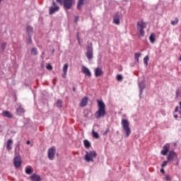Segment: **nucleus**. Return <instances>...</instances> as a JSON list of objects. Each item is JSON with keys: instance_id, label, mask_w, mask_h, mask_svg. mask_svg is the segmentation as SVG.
<instances>
[{"instance_id": "473e14b6", "label": "nucleus", "mask_w": 181, "mask_h": 181, "mask_svg": "<svg viewBox=\"0 0 181 181\" xmlns=\"http://www.w3.org/2000/svg\"><path fill=\"white\" fill-rule=\"evenodd\" d=\"M177 23H179V18H177V17L175 18V21H171V25H173V26H176Z\"/></svg>"}, {"instance_id": "49530a36", "label": "nucleus", "mask_w": 181, "mask_h": 181, "mask_svg": "<svg viewBox=\"0 0 181 181\" xmlns=\"http://www.w3.org/2000/svg\"><path fill=\"white\" fill-rule=\"evenodd\" d=\"M45 54H46V52H42V54H41V56H40L42 60H44V59H45V57H44Z\"/></svg>"}, {"instance_id": "c03bdc74", "label": "nucleus", "mask_w": 181, "mask_h": 181, "mask_svg": "<svg viewBox=\"0 0 181 181\" xmlns=\"http://www.w3.org/2000/svg\"><path fill=\"white\" fill-rule=\"evenodd\" d=\"M78 21H80V17H78V16H76L74 19L75 23H77Z\"/></svg>"}, {"instance_id": "6e6d98bb", "label": "nucleus", "mask_w": 181, "mask_h": 181, "mask_svg": "<svg viewBox=\"0 0 181 181\" xmlns=\"http://www.w3.org/2000/svg\"><path fill=\"white\" fill-rule=\"evenodd\" d=\"M84 117H85L86 118H88V112L86 114H85Z\"/></svg>"}, {"instance_id": "603ef678", "label": "nucleus", "mask_w": 181, "mask_h": 181, "mask_svg": "<svg viewBox=\"0 0 181 181\" xmlns=\"http://www.w3.org/2000/svg\"><path fill=\"white\" fill-rule=\"evenodd\" d=\"M174 118H175V119H177V118H179V116L174 113Z\"/></svg>"}, {"instance_id": "f3484780", "label": "nucleus", "mask_w": 181, "mask_h": 181, "mask_svg": "<svg viewBox=\"0 0 181 181\" xmlns=\"http://www.w3.org/2000/svg\"><path fill=\"white\" fill-rule=\"evenodd\" d=\"M29 179L32 181H42V177L39 175H36L35 173L30 176Z\"/></svg>"}, {"instance_id": "e433bc0d", "label": "nucleus", "mask_w": 181, "mask_h": 181, "mask_svg": "<svg viewBox=\"0 0 181 181\" xmlns=\"http://www.w3.org/2000/svg\"><path fill=\"white\" fill-rule=\"evenodd\" d=\"M1 50L4 52V50H5V49H6V42H3L1 45Z\"/></svg>"}, {"instance_id": "3c124183", "label": "nucleus", "mask_w": 181, "mask_h": 181, "mask_svg": "<svg viewBox=\"0 0 181 181\" xmlns=\"http://www.w3.org/2000/svg\"><path fill=\"white\" fill-rule=\"evenodd\" d=\"M135 64H136V63L133 62L132 64H130L131 67H135Z\"/></svg>"}, {"instance_id": "e2e57ef3", "label": "nucleus", "mask_w": 181, "mask_h": 181, "mask_svg": "<svg viewBox=\"0 0 181 181\" xmlns=\"http://www.w3.org/2000/svg\"><path fill=\"white\" fill-rule=\"evenodd\" d=\"M4 0H0V4Z\"/></svg>"}, {"instance_id": "37998d69", "label": "nucleus", "mask_w": 181, "mask_h": 181, "mask_svg": "<svg viewBox=\"0 0 181 181\" xmlns=\"http://www.w3.org/2000/svg\"><path fill=\"white\" fill-rule=\"evenodd\" d=\"M165 180L166 181H172V178H170V176L166 175H165Z\"/></svg>"}, {"instance_id": "09e8293b", "label": "nucleus", "mask_w": 181, "mask_h": 181, "mask_svg": "<svg viewBox=\"0 0 181 181\" xmlns=\"http://www.w3.org/2000/svg\"><path fill=\"white\" fill-rule=\"evenodd\" d=\"M178 111H179V106H177V107H175L173 114H175V112H177Z\"/></svg>"}, {"instance_id": "79ce46f5", "label": "nucleus", "mask_w": 181, "mask_h": 181, "mask_svg": "<svg viewBox=\"0 0 181 181\" xmlns=\"http://www.w3.org/2000/svg\"><path fill=\"white\" fill-rule=\"evenodd\" d=\"M62 77V78H66L67 77V72L63 71Z\"/></svg>"}, {"instance_id": "9d476101", "label": "nucleus", "mask_w": 181, "mask_h": 181, "mask_svg": "<svg viewBox=\"0 0 181 181\" xmlns=\"http://www.w3.org/2000/svg\"><path fill=\"white\" fill-rule=\"evenodd\" d=\"M121 18H122V13L116 12L113 16L112 23H115V25H119L121 23Z\"/></svg>"}, {"instance_id": "bf43d9fd", "label": "nucleus", "mask_w": 181, "mask_h": 181, "mask_svg": "<svg viewBox=\"0 0 181 181\" xmlns=\"http://www.w3.org/2000/svg\"><path fill=\"white\" fill-rule=\"evenodd\" d=\"M180 108L181 109V101L179 102Z\"/></svg>"}, {"instance_id": "393cba45", "label": "nucleus", "mask_w": 181, "mask_h": 181, "mask_svg": "<svg viewBox=\"0 0 181 181\" xmlns=\"http://www.w3.org/2000/svg\"><path fill=\"white\" fill-rule=\"evenodd\" d=\"M83 146L86 149H90L91 148V143L88 139H84Z\"/></svg>"}, {"instance_id": "4468645a", "label": "nucleus", "mask_w": 181, "mask_h": 181, "mask_svg": "<svg viewBox=\"0 0 181 181\" xmlns=\"http://www.w3.org/2000/svg\"><path fill=\"white\" fill-rule=\"evenodd\" d=\"M25 108L22 107V105H20L18 107L16 108V115H19L20 117H22V115L25 114Z\"/></svg>"}, {"instance_id": "ddd939ff", "label": "nucleus", "mask_w": 181, "mask_h": 181, "mask_svg": "<svg viewBox=\"0 0 181 181\" xmlns=\"http://www.w3.org/2000/svg\"><path fill=\"white\" fill-rule=\"evenodd\" d=\"M169 152H170V144L167 143L163 146V150L160 151V154L163 155V156H166Z\"/></svg>"}, {"instance_id": "b1692460", "label": "nucleus", "mask_w": 181, "mask_h": 181, "mask_svg": "<svg viewBox=\"0 0 181 181\" xmlns=\"http://www.w3.org/2000/svg\"><path fill=\"white\" fill-rule=\"evenodd\" d=\"M25 173L26 175H32V173H33V168L30 165L27 166L25 168Z\"/></svg>"}, {"instance_id": "2f4dec72", "label": "nucleus", "mask_w": 181, "mask_h": 181, "mask_svg": "<svg viewBox=\"0 0 181 181\" xmlns=\"http://www.w3.org/2000/svg\"><path fill=\"white\" fill-rule=\"evenodd\" d=\"M148 62H149V56L146 55L144 58V63L145 67H148Z\"/></svg>"}, {"instance_id": "39448f33", "label": "nucleus", "mask_w": 181, "mask_h": 181, "mask_svg": "<svg viewBox=\"0 0 181 181\" xmlns=\"http://www.w3.org/2000/svg\"><path fill=\"white\" fill-rule=\"evenodd\" d=\"M146 28V23L144 21V20H141V22H137V30L139 32V36L142 37L145 36V30L144 29Z\"/></svg>"}, {"instance_id": "680f3d73", "label": "nucleus", "mask_w": 181, "mask_h": 181, "mask_svg": "<svg viewBox=\"0 0 181 181\" xmlns=\"http://www.w3.org/2000/svg\"><path fill=\"white\" fill-rule=\"evenodd\" d=\"M176 145H177V144H176V143H175V144H174V146H176Z\"/></svg>"}, {"instance_id": "0eeeda50", "label": "nucleus", "mask_w": 181, "mask_h": 181, "mask_svg": "<svg viewBox=\"0 0 181 181\" xmlns=\"http://www.w3.org/2000/svg\"><path fill=\"white\" fill-rule=\"evenodd\" d=\"M168 162H173L175 159H177V153L175 152V150H171L166 155Z\"/></svg>"}, {"instance_id": "20e7f679", "label": "nucleus", "mask_w": 181, "mask_h": 181, "mask_svg": "<svg viewBox=\"0 0 181 181\" xmlns=\"http://www.w3.org/2000/svg\"><path fill=\"white\" fill-rule=\"evenodd\" d=\"M97 151H86V155L84 156V160L90 163V162H94V158H97Z\"/></svg>"}, {"instance_id": "a211bd4d", "label": "nucleus", "mask_w": 181, "mask_h": 181, "mask_svg": "<svg viewBox=\"0 0 181 181\" xmlns=\"http://www.w3.org/2000/svg\"><path fill=\"white\" fill-rule=\"evenodd\" d=\"M1 115H3V117H5L6 118H9V119L13 118V114H12L11 112L8 110L3 111V112L1 113Z\"/></svg>"}, {"instance_id": "0e129e2a", "label": "nucleus", "mask_w": 181, "mask_h": 181, "mask_svg": "<svg viewBox=\"0 0 181 181\" xmlns=\"http://www.w3.org/2000/svg\"><path fill=\"white\" fill-rule=\"evenodd\" d=\"M124 1L127 2V0H124L122 2H124Z\"/></svg>"}, {"instance_id": "f03ea898", "label": "nucleus", "mask_w": 181, "mask_h": 181, "mask_svg": "<svg viewBox=\"0 0 181 181\" xmlns=\"http://www.w3.org/2000/svg\"><path fill=\"white\" fill-rule=\"evenodd\" d=\"M57 4L59 5H63L64 11L67 12L73 8V5L76 4V0H57Z\"/></svg>"}, {"instance_id": "c85d7f7f", "label": "nucleus", "mask_w": 181, "mask_h": 181, "mask_svg": "<svg viewBox=\"0 0 181 181\" xmlns=\"http://www.w3.org/2000/svg\"><path fill=\"white\" fill-rule=\"evenodd\" d=\"M139 57H141V52H136L134 54V63H139Z\"/></svg>"}, {"instance_id": "052dcab7", "label": "nucleus", "mask_w": 181, "mask_h": 181, "mask_svg": "<svg viewBox=\"0 0 181 181\" xmlns=\"http://www.w3.org/2000/svg\"><path fill=\"white\" fill-rule=\"evenodd\" d=\"M179 60H180V62H181V55H180V57L179 58Z\"/></svg>"}, {"instance_id": "f704fd0d", "label": "nucleus", "mask_w": 181, "mask_h": 181, "mask_svg": "<svg viewBox=\"0 0 181 181\" xmlns=\"http://www.w3.org/2000/svg\"><path fill=\"white\" fill-rule=\"evenodd\" d=\"M116 80L117 81H122V80H124V76H122L121 74H117L116 76Z\"/></svg>"}, {"instance_id": "6ab92c4d", "label": "nucleus", "mask_w": 181, "mask_h": 181, "mask_svg": "<svg viewBox=\"0 0 181 181\" xmlns=\"http://www.w3.org/2000/svg\"><path fill=\"white\" fill-rule=\"evenodd\" d=\"M26 35L27 36H33V27L31 25H27L26 28Z\"/></svg>"}, {"instance_id": "aec40b11", "label": "nucleus", "mask_w": 181, "mask_h": 181, "mask_svg": "<svg viewBox=\"0 0 181 181\" xmlns=\"http://www.w3.org/2000/svg\"><path fill=\"white\" fill-rule=\"evenodd\" d=\"M12 145H13V141L11 139L7 140L6 148L8 152L12 150Z\"/></svg>"}, {"instance_id": "4d7b16f0", "label": "nucleus", "mask_w": 181, "mask_h": 181, "mask_svg": "<svg viewBox=\"0 0 181 181\" xmlns=\"http://www.w3.org/2000/svg\"><path fill=\"white\" fill-rule=\"evenodd\" d=\"M175 166H179V160L175 163Z\"/></svg>"}, {"instance_id": "5701e85b", "label": "nucleus", "mask_w": 181, "mask_h": 181, "mask_svg": "<svg viewBox=\"0 0 181 181\" xmlns=\"http://www.w3.org/2000/svg\"><path fill=\"white\" fill-rule=\"evenodd\" d=\"M149 41L151 43H152V45H153V43H155V42H156V35H155V33H152L149 37Z\"/></svg>"}, {"instance_id": "f257e3e1", "label": "nucleus", "mask_w": 181, "mask_h": 181, "mask_svg": "<svg viewBox=\"0 0 181 181\" xmlns=\"http://www.w3.org/2000/svg\"><path fill=\"white\" fill-rule=\"evenodd\" d=\"M96 103L98 110L95 112V118L96 119H101V118H104L107 115V105H105L103 99H98Z\"/></svg>"}, {"instance_id": "72a5a7b5", "label": "nucleus", "mask_w": 181, "mask_h": 181, "mask_svg": "<svg viewBox=\"0 0 181 181\" xmlns=\"http://www.w3.org/2000/svg\"><path fill=\"white\" fill-rule=\"evenodd\" d=\"M76 39L78 40V45L79 46H81V41L80 40V33L79 32H77V33H76Z\"/></svg>"}, {"instance_id": "864d4df0", "label": "nucleus", "mask_w": 181, "mask_h": 181, "mask_svg": "<svg viewBox=\"0 0 181 181\" xmlns=\"http://www.w3.org/2000/svg\"><path fill=\"white\" fill-rule=\"evenodd\" d=\"M52 56H54V48H53L52 50Z\"/></svg>"}, {"instance_id": "a18cd8bd", "label": "nucleus", "mask_w": 181, "mask_h": 181, "mask_svg": "<svg viewBox=\"0 0 181 181\" xmlns=\"http://www.w3.org/2000/svg\"><path fill=\"white\" fill-rule=\"evenodd\" d=\"M160 173H162L163 175H165V168L161 167L160 170Z\"/></svg>"}, {"instance_id": "5fc2aeb1", "label": "nucleus", "mask_w": 181, "mask_h": 181, "mask_svg": "<svg viewBox=\"0 0 181 181\" xmlns=\"http://www.w3.org/2000/svg\"><path fill=\"white\" fill-rule=\"evenodd\" d=\"M72 90H73L74 93H76V86H73Z\"/></svg>"}, {"instance_id": "f8f14e48", "label": "nucleus", "mask_w": 181, "mask_h": 181, "mask_svg": "<svg viewBox=\"0 0 181 181\" xmlns=\"http://www.w3.org/2000/svg\"><path fill=\"white\" fill-rule=\"evenodd\" d=\"M60 7L56 4V2H52V6L49 8V15H53L56 12H59Z\"/></svg>"}, {"instance_id": "c756f323", "label": "nucleus", "mask_w": 181, "mask_h": 181, "mask_svg": "<svg viewBox=\"0 0 181 181\" xmlns=\"http://www.w3.org/2000/svg\"><path fill=\"white\" fill-rule=\"evenodd\" d=\"M56 107H57V108H62V107H63V100H62V99H59V100L57 101Z\"/></svg>"}, {"instance_id": "2eb2a0df", "label": "nucleus", "mask_w": 181, "mask_h": 181, "mask_svg": "<svg viewBox=\"0 0 181 181\" xmlns=\"http://www.w3.org/2000/svg\"><path fill=\"white\" fill-rule=\"evenodd\" d=\"M81 73H83V74H85V76L88 77H91V71L86 66H82Z\"/></svg>"}, {"instance_id": "dca6fc26", "label": "nucleus", "mask_w": 181, "mask_h": 181, "mask_svg": "<svg viewBox=\"0 0 181 181\" xmlns=\"http://www.w3.org/2000/svg\"><path fill=\"white\" fill-rule=\"evenodd\" d=\"M95 71V77H101L104 74V71L100 67H97L94 70Z\"/></svg>"}, {"instance_id": "cd10ccee", "label": "nucleus", "mask_w": 181, "mask_h": 181, "mask_svg": "<svg viewBox=\"0 0 181 181\" xmlns=\"http://www.w3.org/2000/svg\"><path fill=\"white\" fill-rule=\"evenodd\" d=\"M92 136L95 139H100V134H98V132H95L94 129L92 130Z\"/></svg>"}, {"instance_id": "6e6552de", "label": "nucleus", "mask_w": 181, "mask_h": 181, "mask_svg": "<svg viewBox=\"0 0 181 181\" xmlns=\"http://www.w3.org/2000/svg\"><path fill=\"white\" fill-rule=\"evenodd\" d=\"M146 80L145 78H143L140 82H139V98H142V93H144V89L146 88Z\"/></svg>"}, {"instance_id": "ea45409f", "label": "nucleus", "mask_w": 181, "mask_h": 181, "mask_svg": "<svg viewBox=\"0 0 181 181\" xmlns=\"http://www.w3.org/2000/svg\"><path fill=\"white\" fill-rule=\"evenodd\" d=\"M170 161L167 160H164L162 164H161V168H165V166H166L168 165V163H169Z\"/></svg>"}, {"instance_id": "c9c22d12", "label": "nucleus", "mask_w": 181, "mask_h": 181, "mask_svg": "<svg viewBox=\"0 0 181 181\" xmlns=\"http://www.w3.org/2000/svg\"><path fill=\"white\" fill-rule=\"evenodd\" d=\"M46 69L47 70H49V71H51V70H53V66H52V64H47Z\"/></svg>"}, {"instance_id": "de8ad7c7", "label": "nucleus", "mask_w": 181, "mask_h": 181, "mask_svg": "<svg viewBox=\"0 0 181 181\" xmlns=\"http://www.w3.org/2000/svg\"><path fill=\"white\" fill-rule=\"evenodd\" d=\"M179 93H180V90L178 88L176 90V98H177V97H179Z\"/></svg>"}, {"instance_id": "8fccbe9b", "label": "nucleus", "mask_w": 181, "mask_h": 181, "mask_svg": "<svg viewBox=\"0 0 181 181\" xmlns=\"http://www.w3.org/2000/svg\"><path fill=\"white\" fill-rule=\"evenodd\" d=\"M14 101L16 103L18 101V96H16V94L13 95Z\"/></svg>"}, {"instance_id": "423d86ee", "label": "nucleus", "mask_w": 181, "mask_h": 181, "mask_svg": "<svg viewBox=\"0 0 181 181\" xmlns=\"http://www.w3.org/2000/svg\"><path fill=\"white\" fill-rule=\"evenodd\" d=\"M88 45L86 46V56L88 59V60H92L93 57H94L93 52V42H88Z\"/></svg>"}, {"instance_id": "bb28decb", "label": "nucleus", "mask_w": 181, "mask_h": 181, "mask_svg": "<svg viewBox=\"0 0 181 181\" xmlns=\"http://www.w3.org/2000/svg\"><path fill=\"white\" fill-rule=\"evenodd\" d=\"M19 149H21V144H18L15 148V150H14V154H15V156H18V155H21L19 153Z\"/></svg>"}, {"instance_id": "1a4fd4ad", "label": "nucleus", "mask_w": 181, "mask_h": 181, "mask_svg": "<svg viewBox=\"0 0 181 181\" xmlns=\"http://www.w3.org/2000/svg\"><path fill=\"white\" fill-rule=\"evenodd\" d=\"M13 165L16 169H19V168L22 166V158L21 157V155L15 156L13 158Z\"/></svg>"}, {"instance_id": "13d9d810", "label": "nucleus", "mask_w": 181, "mask_h": 181, "mask_svg": "<svg viewBox=\"0 0 181 181\" xmlns=\"http://www.w3.org/2000/svg\"><path fill=\"white\" fill-rule=\"evenodd\" d=\"M26 144H27V145H30V141L28 140V141H26Z\"/></svg>"}, {"instance_id": "9b49d317", "label": "nucleus", "mask_w": 181, "mask_h": 181, "mask_svg": "<svg viewBox=\"0 0 181 181\" xmlns=\"http://www.w3.org/2000/svg\"><path fill=\"white\" fill-rule=\"evenodd\" d=\"M54 155H56V147L52 146L48 149V159H49V160H54Z\"/></svg>"}, {"instance_id": "7c9ffc66", "label": "nucleus", "mask_w": 181, "mask_h": 181, "mask_svg": "<svg viewBox=\"0 0 181 181\" xmlns=\"http://www.w3.org/2000/svg\"><path fill=\"white\" fill-rule=\"evenodd\" d=\"M28 37L25 40V42L27 45H32L33 43V41L32 40V35H27Z\"/></svg>"}, {"instance_id": "69168bd1", "label": "nucleus", "mask_w": 181, "mask_h": 181, "mask_svg": "<svg viewBox=\"0 0 181 181\" xmlns=\"http://www.w3.org/2000/svg\"><path fill=\"white\" fill-rule=\"evenodd\" d=\"M54 85H56V83H54Z\"/></svg>"}, {"instance_id": "58836bf2", "label": "nucleus", "mask_w": 181, "mask_h": 181, "mask_svg": "<svg viewBox=\"0 0 181 181\" xmlns=\"http://www.w3.org/2000/svg\"><path fill=\"white\" fill-rule=\"evenodd\" d=\"M108 132H110V127H107L106 130L103 132V136H107V135H108Z\"/></svg>"}, {"instance_id": "a19ab883", "label": "nucleus", "mask_w": 181, "mask_h": 181, "mask_svg": "<svg viewBox=\"0 0 181 181\" xmlns=\"http://www.w3.org/2000/svg\"><path fill=\"white\" fill-rule=\"evenodd\" d=\"M102 60H103V55L99 54L98 57V62L99 64H100L101 62H102Z\"/></svg>"}, {"instance_id": "412c9836", "label": "nucleus", "mask_w": 181, "mask_h": 181, "mask_svg": "<svg viewBox=\"0 0 181 181\" xmlns=\"http://www.w3.org/2000/svg\"><path fill=\"white\" fill-rule=\"evenodd\" d=\"M88 104V97L84 96L80 102L81 107H86Z\"/></svg>"}, {"instance_id": "4be33fe9", "label": "nucleus", "mask_w": 181, "mask_h": 181, "mask_svg": "<svg viewBox=\"0 0 181 181\" xmlns=\"http://www.w3.org/2000/svg\"><path fill=\"white\" fill-rule=\"evenodd\" d=\"M86 2H87V1H86V0H78L77 4H76L77 9H78V11H80V9H81V8H83V6L84 5V4H86Z\"/></svg>"}, {"instance_id": "4c0bfd02", "label": "nucleus", "mask_w": 181, "mask_h": 181, "mask_svg": "<svg viewBox=\"0 0 181 181\" xmlns=\"http://www.w3.org/2000/svg\"><path fill=\"white\" fill-rule=\"evenodd\" d=\"M69 69V64H65L63 66V71L67 73V70Z\"/></svg>"}, {"instance_id": "7ed1b4c3", "label": "nucleus", "mask_w": 181, "mask_h": 181, "mask_svg": "<svg viewBox=\"0 0 181 181\" xmlns=\"http://www.w3.org/2000/svg\"><path fill=\"white\" fill-rule=\"evenodd\" d=\"M121 124L123 128V131L125 132V137L129 138V135H131L132 132L131 127H129V121L128 119L123 118L122 119Z\"/></svg>"}, {"instance_id": "a878e982", "label": "nucleus", "mask_w": 181, "mask_h": 181, "mask_svg": "<svg viewBox=\"0 0 181 181\" xmlns=\"http://www.w3.org/2000/svg\"><path fill=\"white\" fill-rule=\"evenodd\" d=\"M39 54V52H37V48L36 47H34L30 50V55L31 56H37Z\"/></svg>"}]
</instances>
